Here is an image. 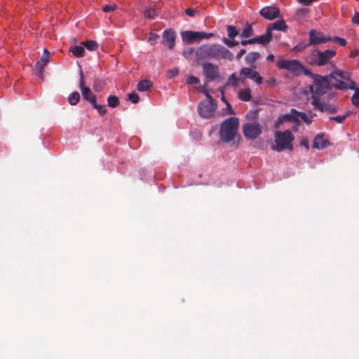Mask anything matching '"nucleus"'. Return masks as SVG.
I'll use <instances>...</instances> for the list:
<instances>
[{"label":"nucleus","mask_w":359,"mask_h":359,"mask_svg":"<svg viewBox=\"0 0 359 359\" xmlns=\"http://www.w3.org/2000/svg\"><path fill=\"white\" fill-rule=\"evenodd\" d=\"M313 79V83L310 89L313 95L317 97L327 93L332 87L339 89H355V83L351 80L348 75L341 72L332 73L330 76H323L318 74L305 72Z\"/></svg>","instance_id":"obj_1"},{"label":"nucleus","mask_w":359,"mask_h":359,"mask_svg":"<svg viewBox=\"0 0 359 359\" xmlns=\"http://www.w3.org/2000/svg\"><path fill=\"white\" fill-rule=\"evenodd\" d=\"M196 60L225 59L231 60L233 55L229 50L219 44H204L199 46L195 51Z\"/></svg>","instance_id":"obj_2"},{"label":"nucleus","mask_w":359,"mask_h":359,"mask_svg":"<svg viewBox=\"0 0 359 359\" xmlns=\"http://www.w3.org/2000/svg\"><path fill=\"white\" fill-rule=\"evenodd\" d=\"M239 127L237 117L232 116L224 120L219 129L220 140L224 142H229L236 138Z\"/></svg>","instance_id":"obj_3"},{"label":"nucleus","mask_w":359,"mask_h":359,"mask_svg":"<svg viewBox=\"0 0 359 359\" xmlns=\"http://www.w3.org/2000/svg\"><path fill=\"white\" fill-rule=\"evenodd\" d=\"M335 55L336 51L334 50L320 51L315 49L306 57V61L310 65L320 67L327 64Z\"/></svg>","instance_id":"obj_4"},{"label":"nucleus","mask_w":359,"mask_h":359,"mask_svg":"<svg viewBox=\"0 0 359 359\" xmlns=\"http://www.w3.org/2000/svg\"><path fill=\"white\" fill-rule=\"evenodd\" d=\"M274 142L276 147L273 149L277 151H281L285 149L292 150V141L294 140V135L290 130H286L283 132L277 131L274 135Z\"/></svg>","instance_id":"obj_5"},{"label":"nucleus","mask_w":359,"mask_h":359,"mask_svg":"<svg viewBox=\"0 0 359 359\" xmlns=\"http://www.w3.org/2000/svg\"><path fill=\"white\" fill-rule=\"evenodd\" d=\"M205 93L208 99L198 104V111L201 116L209 118L214 116L217 104V101L208 92L205 91Z\"/></svg>","instance_id":"obj_6"},{"label":"nucleus","mask_w":359,"mask_h":359,"mask_svg":"<svg viewBox=\"0 0 359 359\" xmlns=\"http://www.w3.org/2000/svg\"><path fill=\"white\" fill-rule=\"evenodd\" d=\"M243 133L249 140H255L262 133V126L258 122H248L243 125Z\"/></svg>","instance_id":"obj_7"},{"label":"nucleus","mask_w":359,"mask_h":359,"mask_svg":"<svg viewBox=\"0 0 359 359\" xmlns=\"http://www.w3.org/2000/svg\"><path fill=\"white\" fill-rule=\"evenodd\" d=\"M311 104L314 109L327 114H335L339 109L337 104L321 101L318 97L314 95L311 96Z\"/></svg>","instance_id":"obj_8"},{"label":"nucleus","mask_w":359,"mask_h":359,"mask_svg":"<svg viewBox=\"0 0 359 359\" xmlns=\"http://www.w3.org/2000/svg\"><path fill=\"white\" fill-rule=\"evenodd\" d=\"M214 36L213 33H206L204 32L184 31L182 32V38L187 43L191 44L195 41L205 39H208Z\"/></svg>","instance_id":"obj_9"},{"label":"nucleus","mask_w":359,"mask_h":359,"mask_svg":"<svg viewBox=\"0 0 359 359\" xmlns=\"http://www.w3.org/2000/svg\"><path fill=\"white\" fill-rule=\"evenodd\" d=\"M276 65L279 69H287L292 74H297L303 67L302 64L297 60H278Z\"/></svg>","instance_id":"obj_10"},{"label":"nucleus","mask_w":359,"mask_h":359,"mask_svg":"<svg viewBox=\"0 0 359 359\" xmlns=\"http://www.w3.org/2000/svg\"><path fill=\"white\" fill-rule=\"evenodd\" d=\"M309 45H318L332 40L329 35H324L323 32L316 29H311L309 32Z\"/></svg>","instance_id":"obj_11"},{"label":"nucleus","mask_w":359,"mask_h":359,"mask_svg":"<svg viewBox=\"0 0 359 359\" xmlns=\"http://www.w3.org/2000/svg\"><path fill=\"white\" fill-rule=\"evenodd\" d=\"M79 88L81 91L83 98L85 100L89 102L91 104H95V102L97 101V97L95 94L92 93L90 88L84 86V79L82 72H81L80 74Z\"/></svg>","instance_id":"obj_12"},{"label":"nucleus","mask_w":359,"mask_h":359,"mask_svg":"<svg viewBox=\"0 0 359 359\" xmlns=\"http://www.w3.org/2000/svg\"><path fill=\"white\" fill-rule=\"evenodd\" d=\"M204 76L208 81H213L219 77V67L211 62L202 64Z\"/></svg>","instance_id":"obj_13"},{"label":"nucleus","mask_w":359,"mask_h":359,"mask_svg":"<svg viewBox=\"0 0 359 359\" xmlns=\"http://www.w3.org/2000/svg\"><path fill=\"white\" fill-rule=\"evenodd\" d=\"M260 15L266 20H272L280 15L279 8L275 6H266L259 11Z\"/></svg>","instance_id":"obj_14"},{"label":"nucleus","mask_w":359,"mask_h":359,"mask_svg":"<svg viewBox=\"0 0 359 359\" xmlns=\"http://www.w3.org/2000/svg\"><path fill=\"white\" fill-rule=\"evenodd\" d=\"M49 55L50 53L48 50L47 49H44L41 57V61H39L35 64V69L37 71V74L41 79L43 77V69L49 62Z\"/></svg>","instance_id":"obj_15"},{"label":"nucleus","mask_w":359,"mask_h":359,"mask_svg":"<svg viewBox=\"0 0 359 359\" xmlns=\"http://www.w3.org/2000/svg\"><path fill=\"white\" fill-rule=\"evenodd\" d=\"M163 43H166L170 49H172L175 46L176 34L172 29H165L163 33Z\"/></svg>","instance_id":"obj_16"},{"label":"nucleus","mask_w":359,"mask_h":359,"mask_svg":"<svg viewBox=\"0 0 359 359\" xmlns=\"http://www.w3.org/2000/svg\"><path fill=\"white\" fill-rule=\"evenodd\" d=\"M330 145V142L324 138V134H318L313 142V147L316 149H323Z\"/></svg>","instance_id":"obj_17"},{"label":"nucleus","mask_w":359,"mask_h":359,"mask_svg":"<svg viewBox=\"0 0 359 359\" xmlns=\"http://www.w3.org/2000/svg\"><path fill=\"white\" fill-rule=\"evenodd\" d=\"M288 27L285 24L284 20H278L273 23H271L268 26V29H270V32L272 33L273 30H278L285 32L287 29Z\"/></svg>","instance_id":"obj_18"},{"label":"nucleus","mask_w":359,"mask_h":359,"mask_svg":"<svg viewBox=\"0 0 359 359\" xmlns=\"http://www.w3.org/2000/svg\"><path fill=\"white\" fill-rule=\"evenodd\" d=\"M271 39L272 33L270 32V29L267 28L265 34L256 37L257 43L266 45L271 41Z\"/></svg>","instance_id":"obj_19"},{"label":"nucleus","mask_w":359,"mask_h":359,"mask_svg":"<svg viewBox=\"0 0 359 359\" xmlns=\"http://www.w3.org/2000/svg\"><path fill=\"white\" fill-rule=\"evenodd\" d=\"M153 86L151 81L148 80H142L137 84V90L141 92H144L149 90Z\"/></svg>","instance_id":"obj_20"},{"label":"nucleus","mask_w":359,"mask_h":359,"mask_svg":"<svg viewBox=\"0 0 359 359\" xmlns=\"http://www.w3.org/2000/svg\"><path fill=\"white\" fill-rule=\"evenodd\" d=\"M261 55L259 52H250L245 57V62L248 65H252L255 63L259 57H260Z\"/></svg>","instance_id":"obj_21"},{"label":"nucleus","mask_w":359,"mask_h":359,"mask_svg":"<svg viewBox=\"0 0 359 359\" xmlns=\"http://www.w3.org/2000/svg\"><path fill=\"white\" fill-rule=\"evenodd\" d=\"M253 70L248 67H244L240 71V81L243 82L246 78H250Z\"/></svg>","instance_id":"obj_22"},{"label":"nucleus","mask_w":359,"mask_h":359,"mask_svg":"<svg viewBox=\"0 0 359 359\" xmlns=\"http://www.w3.org/2000/svg\"><path fill=\"white\" fill-rule=\"evenodd\" d=\"M239 98L241 100L248 102L252 99L251 90L250 88H245L243 90L239 92Z\"/></svg>","instance_id":"obj_23"},{"label":"nucleus","mask_w":359,"mask_h":359,"mask_svg":"<svg viewBox=\"0 0 359 359\" xmlns=\"http://www.w3.org/2000/svg\"><path fill=\"white\" fill-rule=\"evenodd\" d=\"M351 112L350 111H346L343 115H339L337 116H331L330 117V121H334L339 123H342L344 121L351 115Z\"/></svg>","instance_id":"obj_24"},{"label":"nucleus","mask_w":359,"mask_h":359,"mask_svg":"<svg viewBox=\"0 0 359 359\" xmlns=\"http://www.w3.org/2000/svg\"><path fill=\"white\" fill-rule=\"evenodd\" d=\"M70 51L75 57H80L83 56L85 50L81 46H74L70 48Z\"/></svg>","instance_id":"obj_25"},{"label":"nucleus","mask_w":359,"mask_h":359,"mask_svg":"<svg viewBox=\"0 0 359 359\" xmlns=\"http://www.w3.org/2000/svg\"><path fill=\"white\" fill-rule=\"evenodd\" d=\"M80 100V95L77 91L72 93L68 97L69 103L71 105H76Z\"/></svg>","instance_id":"obj_26"},{"label":"nucleus","mask_w":359,"mask_h":359,"mask_svg":"<svg viewBox=\"0 0 359 359\" xmlns=\"http://www.w3.org/2000/svg\"><path fill=\"white\" fill-rule=\"evenodd\" d=\"M291 113L292 114H296L299 116V117L304 121L307 124H309L311 123V120L309 118V116H307V114L304 112H301V111H297L295 109H291Z\"/></svg>","instance_id":"obj_27"},{"label":"nucleus","mask_w":359,"mask_h":359,"mask_svg":"<svg viewBox=\"0 0 359 359\" xmlns=\"http://www.w3.org/2000/svg\"><path fill=\"white\" fill-rule=\"evenodd\" d=\"M254 35L252 25H248V26L241 33V36L243 38H249Z\"/></svg>","instance_id":"obj_28"},{"label":"nucleus","mask_w":359,"mask_h":359,"mask_svg":"<svg viewBox=\"0 0 359 359\" xmlns=\"http://www.w3.org/2000/svg\"><path fill=\"white\" fill-rule=\"evenodd\" d=\"M119 103V99L116 95H109L107 98V104L110 107H116Z\"/></svg>","instance_id":"obj_29"},{"label":"nucleus","mask_w":359,"mask_h":359,"mask_svg":"<svg viewBox=\"0 0 359 359\" xmlns=\"http://www.w3.org/2000/svg\"><path fill=\"white\" fill-rule=\"evenodd\" d=\"M226 29L228 32V36L231 39H233L236 36L239 34L238 31L233 25H228Z\"/></svg>","instance_id":"obj_30"},{"label":"nucleus","mask_w":359,"mask_h":359,"mask_svg":"<svg viewBox=\"0 0 359 359\" xmlns=\"http://www.w3.org/2000/svg\"><path fill=\"white\" fill-rule=\"evenodd\" d=\"M158 15V11L155 8H149L144 11V15L149 19H154Z\"/></svg>","instance_id":"obj_31"},{"label":"nucleus","mask_w":359,"mask_h":359,"mask_svg":"<svg viewBox=\"0 0 359 359\" xmlns=\"http://www.w3.org/2000/svg\"><path fill=\"white\" fill-rule=\"evenodd\" d=\"M83 45L89 50H95L98 48V44L95 41L87 40L83 43Z\"/></svg>","instance_id":"obj_32"},{"label":"nucleus","mask_w":359,"mask_h":359,"mask_svg":"<svg viewBox=\"0 0 359 359\" xmlns=\"http://www.w3.org/2000/svg\"><path fill=\"white\" fill-rule=\"evenodd\" d=\"M93 105V107L94 109H96L97 112L101 115V116H104L107 112V110L105 107L104 105H100V104H97V101L95 102V104H92Z\"/></svg>","instance_id":"obj_33"},{"label":"nucleus","mask_w":359,"mask_h":359,"mask_svg":"<svg viewBox=\"0 0 359 359\" xmlns=\"http://www.w3.org/2000/svg\"><path fill=\"white\" fill-rule=\"evenodd\" d=\"M310 45H309V43H298L295 47H294L293 48V50L295 52V53H302V52H304V50L308 47Z\"/></svg>","instance_id":"obj_34"},{"label":"nucleus","mask_w":359,"mask_h":359,"mask_svg":"<svg viewBox=\"0 0 359 359\" xmlns=\"http://www.w3.org/2000/svg\"><path fill=\"white\" fill-rule=\"evenodd\" d=\"M250 79L254 80L259 85L262 83V77L256 71L252 72Z\"/></svg>","instance_id":"obj_35"},{"label":"nucleus","mask_w":359,"mask_h":359,"mask_svg":"<svg viewBox=\"0 0 359 359\" xmlns=\"http://www.w3.org/2000/svg\"><path fill=\"white\" fill-rule=\"evenodd\" d=\"M128 100L131 102H133L134 104H137L140 101V97L135 92H133V93L128 94Z\"/></svg>","instance_id":"obj_36"},{"label":"nucleus","mask_w":359,"mask_h":359,"mask_svg":"<svg viewBox=\"0 0 359 359\" xmlns=\"http://www.w3.org/2000/svg\"><path fill=\"white\" fill-rule=\"evenodd\" d=\"M223 42L229 48H233L239 43L238 41L234 39L230 40L227 39H224Z\"/></svg>","instance_id":"obj_37"},{"label":"nucleus","mask_w":359,"mask_h":359,"mask_svg":"<svg viewBox=\"0 0 359 359\" xmlns=\"http://www.w3.org/2000/svg\"><path fill=\"white\" fill-rule=\"evenodd\" d=\"M351 100H352V103L354 105L359 107V89H357L355 90V93L353 95Z\"/></svg>","instance_id":"obj_38"},{"label":"nucleus","mask_w":359,"mask_h":359,"mask_svg":"<svg viewBox=\"0 0 359 359\" xmlns=\"http://www.w3.org/2000/svg\"><path fill=\"white\" fill-rule=\"evenodd\" d=\"M187 83L189 84H198L200 83V79L195 76H190L187 78Z\"/></svg>","instance_id":"obj_39"},{"label":"nucleus","mask_w":359,"mask_h":359,"mask_svg":"<svg viewBox=\"0 0 359 359\" xmlns=\"http://www.w3.org/2000/svg\"><path fill=\"white\" fill-rule=\"evenodd\" d=\"M116 9V6L115 4H109V5H105L102 8V11L105 13H109L114 11Z\"/></svg>","instance_id":"obj_40"},{"label":"nucleus","mask_w":359,"mask_h":359,"mask_svg":"<svg viewBox=\"0 0 359 359\" xmlns=\"http://www.w3.org/2000/svg\"><path fill=\"white\" fill-rule=\"evenodd\" d=\"M194 52V49L193 48L189 47L184 49L182 52V54L186 58H189L193 55Z\"/></svg>","instance_id":"obj_41"},{"label":"nucleus","mask_w":359,"mask_h":359,"mask_svg":"<svg viewBox=\"0 0 359 359\" xmlns=\"http://www.w3.org/2000/svg\"><path fill=\"white\" fill-rule=\"evenodd\" d=\"M332 40L334 43H337L341 46H345L347 43L346 39L339 36L334 37Z\"/></svg>","instance_id":"obj_42"},{"label":"nucleus","mask_w":359,"mask_h":359,"mask_svg":"<svg viewBox=\"0 0 359 359\" xmlns=\"http://www.w3.org/2000/svg\"><path fill=\"white\" fill-rule=\"evenodd\" d=\"M158 39H159V35L154 34V33H150L149 37L148 39V41L151 44H154L156 42Z\"/></svg>","instance_id":"obj_43"},{"label":"nucleus","mask_w":359,"mask_h":359,"mask_svg":"<svg viewBox=\"0 0 359 359\" xmlns=\"http://www.w3.org/2000/svg\"><path fill=\"white\" fill-rule=\"evenodd\" d=\"M240 81L239 80V78H237L236 76V74H232L229 77V80H228V82L229 83H231V84L233 86H236L237 85V82Z\"/></svg>","instance_id":"obj_44"},{"label":"nucleus","mask_w":359,"mask_h":359,"mask_svg":"<svg viewBox=\"0 0 359 359\" xmlns=\"http://www.w3.org/2000/svg\"><path fill=\"white\" fill-rule=\"evenodd\" d=\"M198 13L199 11L195 8H189L185 10V13L190 17H194L196 13Z\"/></svg>","instance_id":"obj_45"},{"label":"nucleus","mask_w":359,"mask_h":359,"mask_svg":"<svg viewBox=\"0 0 359 359\" xmlns=\"http://www.w3.org/2000/svg\"><path fill=\"white\" fill-rule=\"evenodd\" d=\"M257 43L256 37L248 40H243L241 41L242 46H247L248 44Z\"/></svg>","instance_id":"obj_46"},{"label":"nucleus","mask_w":359,"mask_h":359,"mask_svg":"<svg viewBox=\"0 0 359 359\" xmlns=\"http://www.w3.org/2000/svg\"><path fill=\"white\" fill-rule=\"evenodd\" d=\"M283 121H297V118H294V116H292L291 114H284L283 116Z\"/></svg>","instance_id":"obj_47"},{"label":"nucleus","mask_w":359,"mask_h":359,"mask_svg":"<svg viewBox=\"0 0 359 359\" xmlns=\"http://www.w3.org/2000/svg\"><path fill=\"white\" fill-rule=\"evenodd\" d=\"M352 22L355 25H359V13H355L354 15L352 18Z\"/></svg>","instance_id":"obj_48"},{"label":"nucleus","mask_w":359,"mask_h":359,"mask_svg":"<svg viewBox=\"0 0 359 359\" xmlns=\"http://www.w3.org/2000/svg\"><path fill=\"white\" fill-rule=\"evenodd\" d=\"M307 11L308 10L306 8H301L297 11V14L298 15H304L305 14L307 13Z\"/></svg>","instance_id":"obj_49"},{"label":"nucleus","mask_w":359,"mask_h":359,"mask_svg":"<svg viewBox=\"0 0 359 359\" xmlns=\"http://www.w3.org/2000/svg\"><path fill=\"white\" fill-rule=\"evenodd\" d=\"M169 73L171 74V76H175L178 74L179 71L177 69H172L169 70Z\"/></svg>","instance_id":"obj_50"},{"label":"nucleus","mask_w":359,"mask_h":359,"mask_svg":"<svg viewBox=\"0 0 359 359\" xmlns=\"http://www.w3.org/2000/svg\"><path fill=\"white\" fill-rule=\"evenodd\" d=\"M246 53L245 49H241L238 53L237 54V57L241 58L243 55H244Z\"/></svg>","instance_id":"obj_51"},{"label":"nucleus","mask_w":359,"mask_h":359,"mask_svg":"<svg viewBox=\"0 0 359 359\" xmlns=\"http://www.w3.org/2000/svg\"><path fill=\"white\" fill-rule=\"evenodd\" d=\"M274 55L273 54H270L266 57V60L273 62L274 61Z\"/></svg>","instance_id":"obj_52"},{"label":"nucleus","mask_w":359,"mask_h":359,"mask_svg":"<svg viewBox=\"0 0 359 359\" xmlns=\"http://www.w3.org/2000/svg\"><path fill=\"white\" fill-rule=\"evenodd\" d=\"M276 82V80L275 79H273L270 81L271 83H274Z\"/></svg>","instance_id":"obj_53"},{"label":"nucleus","mask_w":359,"mask_h":359,"mask_svg":"<svg viewBox=\"0 0 359 359\" xmlns=\"http://www.w3.org/2000/svg\"><path fill=\"white\" fill-rule=\"evenodd\" d=\"M222 99L223 101H225V98L224 97H222Z\"/></svg>","instance_id":"obj_54"},{"label":"nucleus","mask_w":359,"mask_h":359,"mask_svg":"<svg viewBox=\"0 0 359 359\" xmlns=\"http://www.w3.org/2000/svg\"><path fill=\"white\" fill-rule=\"evenodd\" d=\"M230 113H231V114H234V112H233V111H231Z\"/></svg>","instance_id":"obj_55"}]
</instances>
